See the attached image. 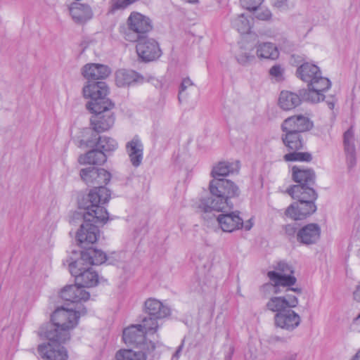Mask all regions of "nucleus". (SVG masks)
Returning <instances> with one entry per match:
<instances>
[{"mask_svg":"<svg viewBox=\"0 0 360 360\" xmlns=\"http://www.w3.org/2000/svg\"><path fill=\"white\" fill-rule=\"evenodd\" d=\"M77 249L68 260L69 271L75 277V285L65 286L60 297L66 301H88L90 293V228L80 225L76 233Z\"/></svg>","mask_w":360,"mask_h":360,"instance_id":"1","label":"nucleus"},{"mask_svg":"<svg viewBox=\"0 0 360 360\" xmlns=\"http://www.w3.org/2000/svg\"><path fill=\"white\" fill-rule=\"evenodd\" d=\"M70 302L72 307H58L52 314L53 326L45 335L49 340L47 344L62 346L61 344L70 340V332L78 324L80 316L86 313V309L81 307L86 301Z\"/></svg>","mask_w":360,"mask_h":360,"instance_id":"2","label":"nucleus"},{"mask_svg":"<svg viewBox=\"0 0 360 360\" xmlns=\"http://www.w3.org/2000/svg\"><path fill=\"white\" fill-rule=\"evenodd\" d=\"M209 191L212 196L202 198L197 202L196 208L199 212H223L227 208H232L233 205L229 200L240 194L238 186L229 179H212L209 184Z\"/></svg>","mask_w":360,"mask_h":360,"instance_id":"3","label":"nucleus"},{"mask_svg":"<svg viewBox=\"0 0 360 360\" xmlns=\"http://www.w3.org/2000/svg\"><path fill=\"white\" fill-rule=\"evenodd\" d=\"M147 335L141 325H131L123 330V340L127 345H134V349H120L115 354L117 360H146V356L155 347L152 340Z\"/></svg>","mask_w":360,"mask_h":360,"instance_id":"4","label":"nucleus"},{"mask_svg":"<svg viewBox=\"0 0 360 360\" xmlns=\"http://www.w3.org/2000/svg\"><path fill=\"white\" fill-rule=\"evenodd\" d=\"M297 77L307 83L308 90L304 98L311 103H319L324 100V93L331 86L330 81L322 75L320 68L309 63H304L297 68Z\"/></svg>","mask_w":360,"mask_h":360,"instance_id":"5","label":"nucleus"},{"mask_svg":"<svg viewBox=\"0 0 360 360\" xmlns=\"http://www.w3.org/2000/svg\"><path fill=\"white\" fill-rule=\"evenodd\" d=\"M288 193L297 202L290 205L285 214L294 220H302L316 210L314 200L317 195L314 188H304L300 186H292L288 188Z\"/></svg>","mask_w":360,"mask_h":360,"instance_id":"6","label":"nucleus"},{"mask_svg":"<svg viewBox=\"0 0 360 360\" xmlns=\"http://www.w3.org/2000/svg\"><path fill=\"white\" fill-rule=\"evenodd\" d=\"M111 198V191L106 186L91 188V235L95 240L101 238V228L109 220L106 205Z\"/></svg>","mask_w":360,"mask_h":360,"instance_id":"7","label":"nucleus"},{"mask_svg":"<svg viewBox=\"0 0 360 360\" xmlns=\"http://www.w3.org/2000/svg\"><path fill=\"white\" fill-rule=\"evenodd\" d=\"M294 270L291 265L285 262L281 261L274 266V270L267 273L269 283L262 286L264 292L278 294L282 292V288H286L285 291L290 290L301 292L299 288H290L295 284L297 279L293 276Z\"/></svg>","mask_w":360,"mask_h":360,"instance_id":"8","label":"nucleus"},{"mask_svg":"<svg viewBox=\"0 0 360 360\" xmlns=\"http://www.w3.org/2000/svg\"><path fill=\"white\" fill-rule=\"evenodd\" d=\"M128 30L124 33L127 41L135 42L147 37L146 34L152 30L151 20L147 16L132 12L127 19Z\"/></svg>","mask_w":360,"mask_h":360,"instance_id":"9","label":"nucleus"},{"mask_svg":"<svg viewBox=\"0 0 360 360\" xmlns=\"http://www.w3.org/2000/svg\"><path fill=\"white\" fill-rule=\"evenodd\" d=\"M283 132L282 140L284 145L288 148V150H293L292 153L285 154L283 157L284 160L287 162L310 161L311 160V155L310 153L297 152L302 149L304 145L301 134L290 131Z\"/></svg>","mask_w":360,"mask_h":360,"instance_id":"10","label":"nucleus"},{"mask_svg":"<svg viewBox=\"0 0 360 360\" xmlns=\"http://www.w3.org/2000/svg\"><path fill=\"white\" fill-rule=\"evenodd\" d=\"M117 148V141L106 136L91 139V165H102L107 160V153Z\"/></svg>","mask_w":360,"mask_h":360,"instance_id":"11","label":"nucleus"},{"mask_svg":"<svg viewBox=\"0 0 360 360\" xmlns=\"http://www.w3.org/2000/svg\"><path fill=\"white\" fill-rule=\"evenodd\" d=\"M115 105L111 106H99V109L93 108L91 113V129L102 132L110 129L115 123V115L112 112Z\"/></svg>","mask_w":360,"mask_h":360,"instance_id":"12","label":"nucleus"},{"mask_svg":"<svg viewBox=\"0 0 360 360\" xmlns=\"http://www.w3.org/2000/svg\"><path fill=\"white\" fill-rule=\"evenodd\" d=\"M77 209L72 214V221L90 228V189L79 191L76 197Z\"/></svg>","mask_w":360,"mask_h":360,"instance_id":"13","label":"nucleus"},{"mask_svg":"<svg viewBox=\"0 0 360 360\" xmlns=\"http://www.w3.org/2000/svg\"><path fill=\"white\" fill-rule=\"evenodd\" d=\"M110 88L103 81H91V113L93 108L99 109V106H111L115 103L109 98Z\"/></svg>","mask_w":360,"mask_h":360,"instance_id":"14","label":"nucleus"},{"mask_svg":"<svg viewBox=\"0 0 360 360\" xmlns=\"http://www.w3.org/2000/svg\"><path fill=\"white\" fill-rule=\"evenodd\" d=\"M136 41V53L143 61H153L160 56L161 50L155 39L145 37Z\"/></svg>","mask_w":360,"mask_h":360,"instance_id":"15","label":"nucleus"},{"mask_svg":"<svg viewBox=\"0 0 360 360\" xmlns=\"http://www.w3.org/2000/svg\"><path fill=\"white\" fill-rule=\"evenodd\" d=\"M313 127V122L310 119L303 115H298L286 118L281 124L283 131L302 133L310 130Z\"/></svg>","mask_w":360,"mask_h":360,"instance_id":"16","label":"nucleus"},{"mask_svg":"<svg viewBox=\"0 0 360 360\" xmlns=\"http://www.w3.org/2000/svg\"><path fill=\"white\" fill-rule=\"evenodd\" d=\"M299 302L296 296L287 293L284 296H273L266 304L268 310L279 314L280 312L295 308Z\"/></svg>","mask_w":360,"mask_h":360,"instance_id":"17","label":"nucleus"},{"mask_svg":"<svg viewBox=\"0 0 360 360\" xmlns=\"http://www.w3.org/2000/svg\"><path fill=\"white\" fill-rule=\"evenodd\" d=\"M321 233V227L319 224H308L297 231V240L305 245L316 244L320 239Z\"/></svg>","mask_w":360,"mask_h":360,"instance_id":"18","label":"nucleus"},{"mask_svg":"<svg viewBox=\"0 0 360 360\" xmlns=\"http://www.w3.org/2000/svg\"><path fill=\"white\" fill-rule=\"evenodd\" d=\"M217 220L219 227L224 232L231 233L240 229L243 226V219L238 212L221 213L219 214Z\"/></svg>","mask_w":360,"mask_h":360,"instance_id":"19","label":"nucleus"},{"mask_svg":"<svg viewBox=\"0 0 360 360\" xmlns=\"http://www.w3.org/2000/svg\"><path fill=\"white\" fill-rule=\"evenodd\" d=\"M274 320L277 327L287 330H293L300 325L301 321L300 316L290 309L276 314Z\"/></svg>","mask_w":360,"mask_h":360,"instance_id":"20","label":"nucleus"},{"mask_svg":"<svg viewBox=\"0 0 360 360\" xmlns=\"http://www.w3.org/2000/svg\"><path fill=\"white\" fill-rule=\"evenodd\" d=\"M126 151L131 165L134 167L140 166L143 158V145L137 136L127 143Z\"/></svg>","mask_w":360,"mask_h":360,"instance_id":"21","label":"nucleus"},{"mask_svg":"<svg viewBox=\"0 0 360 360\" xmlns=\"http://www.w3.org/2000/svg\"><path fill=\"white\" fill-rule=\"evenodd\" d=\"M38 351L41 357L47 360H66L68 356L67 350L60 345H40Z\"/></svg>","mask_w":360,"mask_h":360,"instance_id":"22","label":"nucleus"},{"mask_svg":"<svg viewBox=\"0 0 360 360\" xmlns=\"http://www.w3.org/2000/svg\"><path fill=\"white\" fill-rule=\"evenodd\" d=\"M293 180L304 188H313L315 183V173L310 169H300L297 167L292 168Z\"/></svg>","mask_w":360,"mask_h":360,"instance_id":"23","label":"nucleus"},{"mask_svg":"<svg viewBox=\"0 0 360 360\" xmlns=\"http://www.w3.org/2000/svg\"><path fill=\"white\" fill-rule=\"evenodd\" d=\"M145 310L149 316L155 319H163L170 314V309L154 298H149L145 302Z\"/></svg>","mask_w":360,"mask_h":360,"instance_id":"24","label":"nucleus"},{"mask_svg":"<svg viewBox=\"0 0 360 360\" xmlns=\"http://www.w3.org/2000/svg\"><path fill=\"white\" fill-rule=\"evenodd\" d=\"M234 56L239 64L247 65L255 59L254 46L247 42L239 43L234 50Z\"/></svg>","mask_w":360,"mask_h":360,"instance_id":"25","label":"nucleus"},{"mask_svg":"<svg viewBox=\"0 0 360 360\" xmlns=\"http://www.w3.org/2000/svg\"><path fill=\"white\" fill-rule=\"evenodd\" d=\"M72 20L77 24L86 23L90 18V7L88 4L74 2L69 7Z\"/></svg>","mask_w":360,"mask_h":360,"instance_id":"26","label":"nucleus"},{"mask_svg":"<svg viewBox=\"0 0 360 360\" xmlns=\"http://www.w3.org/2000/svg\"><path fill=\"white\" fill-rule=\"evenodd\" d=\"M143 80L137 72L124 69L118 70L115 72V83L119 87H124Z\"/></svg>","mask_w":360,"mask_h":360,"instance_id":"27","label":"nucleus"},{"mask_svg":"<svg viewBox=\"0 0 360 360\" xmlns=\"http://www.w3.org/2000/svg\"><path fill=\"white\" fill-rule=\"evenodd\" d=\"M239 169L238 162H220L213 167L211 176L212 179H226L224 177Z\"/></svg>","mask_w":360,"mask_h":360,"instance_id":"28","label":"nucleus"},{"mask_svg":"<svg viewBox=\"0 0 360 360\" xmlns=\"http://www.w3.org/2000/svg\"><path fill=\"white\" fill-rule=\"evenodd\" d=\"M301 103L299 95L289 91H282L278 98V105L284 110H290Z\"/></svg>","mask_w":360,"mask_h":360,"instance_id":"29","label":"nucleus"},{"mask_svg":"<svg viewBox=\"0 0 360 360\" xmlns=\"http://www.w3.org/2000/svg\"><path fill=\"white\" fill-rule=\"evenodd\" d=\"M256 54L260 59L276 60L278 58L279 52L273 43L262 42L257 45Z\"/></svg>","mask_w":360,"mask_h":360,"instance_id":"30","label":"nucleus"},{"mask_svg":"<svg viewBox=\"0 0 360 360\" xmlns=\"http://www.w3.org/2000/svg\"><path fill=\"white\" fill-rule=\"evenodd\" d=\"M105 240V238L101 231V239L96 240L95 236L91 235V266L101 265L108 261V257L105 252L96 246V243H102Z\"/></svg>","mask_w":360,"mask_h":360,"instance_id":"31","label":"nucleus"},{"mask_svg":"<svg viewBox=\"0 0 360 360\" xmlns=\"http://www.w3.org/2000/svg\"><path fill=\"white\" fill-rule=\"evenodd\" d=\"M110 178V173L105 169L91 167V188L106 186Z\"/></svg>","mask_w":360,"mask_h":360,"instance_id":"32","label":"nucleus"},{"mask_svg":"<svg viewBox=\"0 0 360 360\" xmlns=\"http://www.w3.org/2000/svg\"><path fill=\"white\" fill-rule=\"evenodd\" d=\"M157 319H155L154 316H150L148 318H144L142 321V323L140 324L141 326V329L143 330L146 335L147 336H152L151 340L153 342L159 338L158 335L156 334L158 328Z\"/></svg>","mask_w":360,"mask_h":360,"instance_id":"33","label":"nucleus"},{"mask_svg":"<svg viewBox=\"0 0 360 360\" xmlns=\"http://www.w3.org/2000/svg\"><path fill=\"white\" fill-rule=\"evenodd\" d=\"M112 72L111 68L105 64L91 63V80H103L108 78Z\"/></svg>","mask_w":360,"mask_h":360,"instance_id":"34","label":"nucleus"},{"mask_svg":"<svg viewBox=\"0 0 360 360\" xmlns=\"http://www.w3.org/2000/svg\"><path fill=\"white\" fill-rule=\"evenodd\" d=\"M231 23L232 26L240 34L248 33L251 28L250 22L244 14L234 18Z\"/></svg>","mask_w":360,"mask_h":360,"instance_id":"35","label":"nucleus"},{"mask_svg":"<svg viewBox=\"0 0 360 360\" xmlns=\"http://www.w3.org/2000/svg\"><path fill=\"white\" fill-rule=\"evenodd\" d=\"M75 142L77 148L84 150L89 147L90 130L89 128H83L75 137Z\"/></svg>","mask_w":360,"mask_h":360,"instance_id":"36","label":"nucleus"},{"mask_svg":"<svg viewBox=\"0 0 360 360\" xmlns=\"http://www.w3.org/2000/svg\"><path fill=\"white\" fill-rule=\"evenodd\" d=\"M82 75L86 79V82L82 90V96L85 99L90 98V64L87 63L81 69Z\"/></svg>","mask_w":360,"mask_h":360,"instance_id":"37","label":"nucleus"},{"mask_svg":"<svg viewBox=\"0 0 360 360\" xmlns=\"http://www.w3.org/2000/svg\"><path fill=\"white\" fill-rule=\"evenodd\" d=\"M354 133L352 129H348L344 134V144L345 151L353 155L355 153V146L354 142Z\"/></svg>","mask_w":360,"mask_h":360,"instance_id":"38","label":"nucleus"},{"mask_svg":"<svg viewBox=\"0 0 360 360\" xmlns=\"http://www.w3.org/2000/svg\"><path fill=\"white\" fill-rule=\"evenodd\" d=\"M255 11V17L259 20H269L271 19L272 13L267 8H259Z\"/></svg>","mask_w":360,"mask_h":360,"instance_id":"39","label":"nucleus"},{"mask_svg":"<svg viewBox=\"0 0 360 360\" xmlns=\"http://www.w3.org/2000/svg\"><path fill=\"white\" fill-rule=\"evenodd\" d=\"M241 6L247 10H256L262 4L264 0H240Z\"/></svg>","mask_w":360,"mask_h":360,"instance_id":"40","label":"nucleus"},{"mask_svg":"<svg viewBox=\"0 0 360 360\" xmlns=\"http://www.w3.org/2000/svg\"><path fill=\"white\" fill-rule=\"evenodd\" d=\"M84 153L79 155L77 158V162L81 167H89L90 165V148H86L84 150Z\"/></svg>","mask_w":360,"mask_h":360,"instance_id":"41","label":"nucleus"},{"mask_svg":"<svg viewBox=\"0 0 360 360\" xmlns=\"http://www.w3.org/2000/svg\"><path fill=\"white\" fill-rule=\"evenodd\" d=\"M137 0H113L112 1V8L113 9H120L124 8L129 5L133 4Z\"/></svg>","mask_w":360,"mask_h":360,"instance_id":"42","label":"nucleus"},{"mask_svg":"<svg viewBox=\"0 0 360 360\" xmlns=\"http://www.w3.org/2000/svg\"><path fill=\"white\" fill-rule=\"evenodd\" d=\"M91 288L105 283L106 280L97 272L91 271Z\"/></svg>","mask_w":360,"mask_h":360,"instance_id":"43","label":"nucleus"},{"mask_svg":"<svg viewBox=\"0 0 360 360\" xmlns=\"http://www.w3.org/2000/svg\"><path fill=\"white\" fill-rule=\"evenodd\" d=\"M79 176L81 180L86 184L90 181V167H83L79 169Z\"/></svg>","mask_w":360,"mask_h":360,"instance_id":"44","label":"nucleus"},{"mask_svg":"<svg viewBox=\"0 0 360 360\" xmlns=\"http://www.w3.org/2000/svg\"><path fill=\"white\" fill-rule=\"evenodd\" d=\"M193 86V82L189 78H186V79H183V81L181 84V86H180L179 96H178V98L180 102L181 101L183 93L186 91V89L187 88H188L189 86Z\"/></svg>","mask_w":360,"mask_h":360,"instance_id":"45","label":"nucleus"},{"mask_svg":"<svg viewBox=\"0 0 360 360\" xmlns=\"http://www.w3.org/2000/svg\"><path fill=\"white\" fill-rule=\"evenodd\" d=\"M283 72V70L280 65H275L269 70L270 75L278 79L282 77Z\"/></svg>","mask_w":360,"mask_h":360,"instance_id":"46","label":"nucleus"},{"mask_svg":"<svg viewBox=\"0 0 360 360\" xmlns=\"http://www.w3.org/2000/svg\"><path fill=\"white\" fill-rule=\"evenodd\" d=\"M285 233L290 237H293L297 235V227L295 224H287L284 227Z\"/></svg>","mask_w":360,"mask_h":360,"instance_id":"47","label":"nucleus"},{"mask_svg":"<svg viewBox=\"0 0 360 360\" xmlns=\"http://www.w3.org/2000/svg\"><path fill=\"white\" fill-rule=\"evenodd\" d=\"M184 340H183L181 344L178 347L176 351L172 356V360H178L179 359L181 352L184 347Z\"/></svg>","mask_w":360,"mask_h":360,"instance_id":"48","label":"nucleus"},{"mask_svg":"<svg viewBox=\"0 0 360 360\" xmlns=\"http://www.w3.org/2000/svg\"><path fill=\"white\" fill-rule=\"evenodd\" d=\"M286 1L287 0H274V6L278 8H283L286 6Z\"/></svg>","mask_w":360,"mask_h":360,"instance_id":"49","label":"nucleus"},{"mask_svg":"<svg viewBox=\"0 0 360 360\" xmlns=\"http://www.w3.org/2000/svg\"><path fill=\"white\" fill-rule=\"evenodd\" d=\"M253 224H254L253 219L251 218V219H248V221H246L245 222H243V227H244L246 231H250L252 229V227L253 226Z\"/></svg>","mask_w":360,"mask_h":360,"instance_id":"50","label":"nucleus"},{"mask_svg":"<svg viewBox=\"0 0 360 360\" xmlns=\"http://www.w3.org/2000/svg\"><path fill=\"white\" fill-rule=\"evenodd\" d=\"M247 360H264L263 355H256L253 354H250L249 356L246 357Z\"/></svg>","mask_w":360,"mask_h":360,"instance_id":"51","label":"nucleus"},{"mask_svg":"<svg viewBox=\"0 0 360 360\" xmlns=\"http://www.w3.org/2000/svg\"><path fill=\"white\" fill-rule=\"evenodd\" d=\"M354 299L360 302V285L356 288V289L354 290Z\"/></svg>","mask_w":360,"mask_h":360,"instance_id":"52","label":"nucleus"},{"mask_svg":"<svg viewBox=\"0 0 360 360\" xmlns=\"http://www.w3.org/2000/svg\"><path fill=\"white\" fill-rule=\"evenodd\" d=\"M360 320V314L356 316L353 320V324H357Z\"/></svg>","mask_w":360,"mask_h":360,"instance_id":"53","label":"nucleus"},{"mask_svg":"<svg viewBox=\"0 0 360 360\" xmlns=\"http://www.w3.org/2000/svg\"><path fill=\"white\" fill-rule=\"evenodd\" d=\"M352 360H360V349L356 354V355L353 357Z\"/></svg>","mask_w":360,"mask_h":360,"instance_id":"54","label":"nucleus"},{"mask_svg":"<svg viewBox=\"0 0 360 360\" xmlns=\"http://www.w3.org/2000/svg\"><path fill=\"white\" fill-rule=\"evenodd\" d=\"M86 108L88 110H90V100H89L86 103Z\"/></svg>","mask_w":360,"mask_h":360,"instance_id":"55","label":"nucleus"},{"mask_svg":"<svg viewBox=\"0 0 360 360\" xmlns=\"http://www.w3.org/2000/svg\"><path fill=\"white\" fill-rule=\"evenodd\" d=\"M285 360H295V356L291 355L289 357H288Z\"/></svg>","mask_w":360,"mask_h":360,"instance_id":"56","label":"nucleus"},{"mask_svg":"<svg viewBox=\"0 0 360 360\" xmlns=\"http://www.w3.org/2000/svg\"><path fill=\"white\" fill-rule=\"evenodd\" d=\"M230 359H231V356L230 355L229 356L226 357V360H230Z\"/></svg>","mask_w":360,"mask_h":360,"instance_id":"57","label":"nucleus"}]
</instances>
